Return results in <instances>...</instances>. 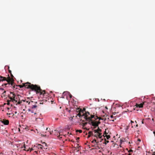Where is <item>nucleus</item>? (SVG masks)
<instances>
[{"label":"nucleus","mask_w":155,"mask_h":155,"mask_svg":"<svg viewBox=\"0 0 155 155\" xmlns=\"http://www.w3.org/2000/svg\"><path fill=\"white\" fill-rule=\"evenodd\" d=\"M94 134H93V135L94 137H97V135H98V133H94Z\"/></svg>","instance_id":"nucleus-18"},{"label":"nucleus","mask_w":155,"mask_h":155,"mask_svg":"<svg viewBox=\"0 0 155 155\" xmlns=\"http://www.w3.org/2000/svg\"><path fill=\"white\" fill-rule=\"evenodd\" d=\"M40 104H43V103H40Z\"/></svg>","instance_id":"nucleus-50"},{"label":"nucleus","mask_w":155,"mask_h":155,"mask_svg":"<svg viewBox=\"0 0 155 155\" xmlns=\"http://www.w3.org/2000/svg\"><path fill=\"white\" fill-rule=\"evenodd\" d=\"M101 129H100L98 127L97 129V130H94V133H99V132H101Z\"/></svg>","instance_id":"nucleus-11"},{"label":"nucleus","mask_w":155,"mask_h":155,"mask_svg":"<svg viewBox=\"0 0 155 155\" xmlns=\"http://www.w3.org/2000/svg\"><path fill=\"white\" fill-rule=\"evenodd\" d=\"M29 150H30V151H31V150H33V149H32V148H29V149L27 150L28 151H29Z\"/></svg>","instance_id":"nucleus-26"},{"label":"nucleus","mask_w":155,"mask_h":155,"mask_svg":"<svg viewBox=\"0 0 155 155\" xmlns=\"http://www.w3.org/2000/svg\"><path fill=\"white\" fill-rule=\"evenodd\" d=\"M77 112H78V114H77L78 116L79 117L84 116V118L85 115V114L87 112L85 111V108H83V110L80 108H78L77 109Z\"/></svg>","instance_id":"nucleus-4"},{"label":"nucleus","mask_w":155,"mask_h":155,"mask_svg":"<svg viewBox=\"0 0 155 155\" xmlns=\"http://www.w3.org/2000/svg\"><path fill=\"white\" fill-rule=\"evenodd\" d=\"M98 133V134H99V135H100V136H102L101 135H102V133H100V132H99V133Z\"/></svg>","instance_id":"nucleus-28"},{"label":"nucleus","mask_w":155,"mask_h":155,"mask_svg":"<svg viewBox=\"0 0 155 155\" xmlns=\"http://www.w3.org/2000/svg\"><path fill=\"white\" fill-rule=\"evenodd\" d=\"M19 86L20 87V88H22V87H24V85L22 84V85H20Z\"/></svg>","instance_id":"nucleus-23"},{"label":"nucleus","mask_w":155,"mask_h":155,"mask_svg":"<svg viewBox=\"0 0 155 155\" xmlns=\"http://www.w3.org/2000/svg\"><path fill=\"white\" fill-rule=\"evenodd\" d=\"M65 93H66V92H64L63 94H64Z\"/></svg>","instance_id":"nucleus-49"},{"label":"nucleus","mask_w":155,"mask_h":155,"mask_svg":"<svg viewBox=\"0 0 155 155\" xmlns=\"http://www.w3.org/2000/svg\"><path fill=\"white\" fill-rule=\"evenodd\" d=\"M76 132H79V133H82V130H76Z\"/></svg>","instance_id":"nucleus-17"},{"label":"nucleus","mask_w":155,"mask_h":155,"mask_svg":"<svg viewBox=\"0 0 155 155\" xmlns=\"http://www.w3.org/2000/svg\"><path fill=\"white\" fill-rule=\"evenodd\" d=\"M152 120L153 121H154V119L153 118H152Z\"/></svg>","instance_id":"nucleus-46"},{"label":"nucleus","mask_w":155,"mask_h":155,"mask_svg":"<svg viewBox=\"0 0 155 155\" xmlns=\"http://www.w3.org/2000/svg\"><path fill=\"white\" fill-rule=\"evenodd\" d=\"M143 103H141L140 104H136L135 106H136V107H138L139 108H141L143 107Z\"/></svg>","instance_id":"nucleus-10"},{"label":"nucleus","mask_w":155,"mask_h":155,"mask_svg":"<svg viewBox=\"0 0 155 155\" xmlns=\"http://www.w3.org/2000/svg\"><path fill=\"white\" fill-rule=\"evenodd\" d=\"M97 123L98 124V126L99 124L100 123V122L99 121L97 122Z\"/></svg>","instance_id":"nucleus-34"},{"label":"nucleus","mask_w":155,"mask_h":155,"mask_svg":"<svg viewBox=\"0 0 155 155\" xmlns=\"http://www.w3.org/2000/svg\"><path fill=\"white\" fill-rule=\"evenodd\" d=\"M34 103H35V102L32 101H30L28 103L29 104H31L32 105L31 107L32 109L36 108L37 107V105L36 104L33 105Z\"/></svg>","instance_id":"nucleus-7"},{"label":"nucleus","mask_w":155,"mask_h":155,"mask_svg":"<svg viewBox=\"0 0 155 155\" xmlns=\"http://www.w3.org/2000/svg\"><path fill=\"white\" fill-rule=\"evenodd\" d=\"M106 130H105V132H104V134H105L106 135H107V134H107V133H106Z\"/></svg>","instance_id":"nucleus-32"},{"label":"nucleus","mask_w":155,"mask_h":155,"mask_svg":"<svg viewBox=\"0 0 155 155\" xmlns=\"http://www.w3.org/2000/svg\"><path fill=\"white\" fill-rule=\"evenodd\" d=\"M112 120V121H114V120Z\"/></svg>","instance_id":"nucleus-44"},{"label":"nucleus","mask_w":155,"mask_h":155,"mask_svg":"<svg viewBox=\"0 0 155 155\" xmlns=\"http://www.w3.org/2000/svg\"><path fill=\"white\" fill-rule=\"evenodd\" d=\"M106 108L107 109V108L106 107Z\"/></svg>","instance_id":"nucleus-55"},{"label":"nucleus","mask_w":155,"mask_h":155,"mask_svg":"<svg viewBox=\"0 0 155 155\" xmlns=\"http://www.w3.org/2000/svg\"><path fill=\"white\" fill-rule=\"evenodd\" d=\"M37 147L38 148H40L42 149V147H43V145H41V144H38Z\"/></svg>","instance_id":"nucleus-16"},{"label":"nucleus","mask_w":155,"mask_h":155,"mask_svg":"<svg viewBox=\"0 0 155 155\" xmlns=\"http://www.w3.org/2000/svg\"><path fill=\"white\" fill-rule=\"evenodd\" d=\"M6 93V91H4L2 93V94H4Z\"/></svg>","instance_id":"nucleus-30"},{"label":"nucleus","mask_w":155,"mask_h":155,"mask_svg":"<svg viewBox=\"0 0 155 155\" xmlns=\"http://www.w3.org/2000/svg\"><path fill=\"white\" fill-rule=\"evenodd\" d=\"M22 84L24 85V87L26 88H29L32 91H35L36 94H39L40 95H42L43 97L45 96V95H47V94H48L45 90H42L40 87L38 85L31 84L29 82L23 83Z\"/></svg>","instance_id":"nucleus-1"},{"label":"nucleus","mask_w":155,"mask_h":155,"mask_svg":"<svg viewBox=\"0 0 155 155\" xmlns=\"http://www.w3.org/2000/svg\"><path fill=\"white\" fill-rule=\"evenodd\" d=\"M138 126V124H137L136 126V127H137Z\"/></svg>","instance_id":"nucleus-48"},{"label":"nucleus","mask_w":155,"mask_h":155,"mask_svg":"<svg viewBox=\"0 0 155 155\" xmlns=\"http://www.w3.org/2000/svg\"><path fill=\"white\" fill-rule=\"evenodd\" d=\"M133 150H131V149H130V150L129 151H128V152L129 153H130V152H133Z\"/></svg>","instance_id":"nucleus-27"},{"label":"nucleus","mask_w":155,"mask_h":155,"mask_svg":"<svg viewBox=\"0 0 155 155\" xmlns=\"http://www.w3.org/2000/svg\"><path fill=\"white\" fill-rule=\"evenodd\" d=\"M11 101H11V99H10V100H8L7 101V104H8V105H9V104H10V103H9Z\"/></svg>","instance_id":"nucleus-21"},{"label":"nucleus","mask_w":155,"mask_h":155,"mask_svg":"<svg viewBox=\"0 0 155 155\" xmlns=\"http://www.w3.org/2000/svg\"><path fill=\"white\" fill-rule=\"evenodd\" d=\"M2 122L5 125H7L9 124V122L8 120L3 119L2 121Z\"/></svg>","instance_id":"nucleus-8"},{"label":"nucleus","mask_w":155,"mask_h":155,"mask_svg":"<svg viewBox=\"0 0 155 155\" xmlns=\"http://www.w3.org/2000/svg\"><path fill=\"white\" fill-rule=\"evenodd\" d=\"M49 133H50V134H51V131H49Z\"/></svg>","instance_id":"nucleus-43"},{"label":"nucleus","mask_w":155,"mask_h":155,"mask_svg":"<svg viewBox=\"0 0 155 155\" xmlns=\"http://www.w3.org/2000/svg\"><path fill=\"white\" fill-rule=\"evenodd\" d=\"M26 102H28V101H26Z\"/></svg>","instance_id":"nucleus-54"},{"label":"nucleus","mask_w":155,"mask_h":155,"mask_svg":"<svg viewBox=\"0 0 155 155\" xmlns=\"http://www.w3.org/2000/svg\"><path fill=\"white\" fill-rule=\"evenodd\" d=\"M93 118H94L95 120L98 118L99 120L101 119V118H98L97 116H96L95 117L94 115H90L89 112L86 113L84 117V119L86 121H88V123L90 124H92L93 126L94 127V128H96L98 127V124L97 123V121H93L92 119Z\"/></svg>","instance_id":"nucleus-2"},{"label":"nucleus","mask_w":155,"mask_h":155,"mask_svg":"<svg viewBox=\"0 0 155 155\" xmlns=\"http://www.w3.org/2000/svg\"><path fill=\"white\" fill-rule=\"evenodd\" d=\"M6 81L7 83L3 84L2 85V86H5L6 87H8L10 84H11L12 86L14 85V80L12 78H11L10 77H9L6 78L5 77L0 76V82L1 81Z\"/></svg>","instance_id":"nucleus-3"},{"label":"nucleus","mask_w":155,"mask_h":155,"mask_svg":"<svg viewBox=\"0 0 155 155\" xmlns=\"http://www.w3.org/2000/svg\"><path fill=\"white\" fill-rule=\"evenodd\" d=\"M15 114H16V113H17V112H16H16H15Z\"/></svg>","instance_id":"nucleus-52"},{"label":"nucleus","mask_w":155,"mask_h":155,"mask_svg":"<svg viewBox=\"0 0 155 155\" xmlns=\"http://www.w3.org/2000/svg\"><path fill=\"white\" fill-rule=\"evenodd\" d=\"M41 135L42 136H47V134H41Z\"/></svg>","instance_id":"nucleus-24"},{"label":"nucleus","mask_w":155,"mask_h":155,"mask_svg":"<svg viewBox=\"0 0 155 155\" xmlns=\"http://www.w3.org/2000/svg\"><path fill=\"white\" fill-rule=\"evenodd\" d=\"M11 94H13V96L12 97H10V98L11 100L14 103H17L16 104H20L22 102V101H25V100H22L21 101H19L18 102H17L18 100V99L17 97H15V94L12 92H11Z\"/></svg>","instance_id":"nucleus-5"},{"label":"nucleus","mask_w":155,"mask_h":155,"mask_svg":"<svg viewBox=\"0 0 155 155\" xmlns=\"http://www.w3.org/2000/svg\"><path fill=\"white\" fill-rule=\"evenodd\" d=\"M126 141V139L124 138H123L120 141L121 142H124Z\"/></svg>","instance_id":"nucleus-19"},{"label":"nucleus","mask_w":155,"mask_h":155,"mask_svg":"<svg viewBox=\"0 0 155 155\" xmlns=\"http://www.w3.org/2000/svg\"><path fill=\"white\" fill-rule=\"evenodd\" d=\"M138 141H141V140L140 139H138Z\"/></svg>","instance_id":"nucleus-39"},{"label":"nucleus","mask_w":155,"mask_h":155,"mask_svg":"<svg viewBox=\"0 0 155 155\" xmlns=\"http://www.w3.org/2000/svg\"><path fill=\"white\" fill-rule=\"evenodd\" d=\"M104 134L103 135V136H104V137H106V138L107 139H109V138H110V136L109 135H106L105 136L104 135Z\"/></svg>","instance_id":"nucleus-15"},{"label":"nucleus","mask_w":155,"mask_h":155,"mask_svg":"<svg viewBox=\"0 0 155 155\" xmlns=\"http://www.w3.org/2000/svg\"><path fill=\"white\" fill-rule=\"evenodd\" d=\"M87 122H85L84 123H81L80 124L83 126V128L84 129H86V130H88L89 129H87L86 127H84L87 124Z\"/></svg>","instance_id":"nucleus-9"},{"label":"nucleus","mask_w":155,"mask_h":155,"mask_svg":"<svg viewBox=\"0 0 155 155\" xmlns=\"http://www.w3.org/2000/svg\"><path fill=\"white\" fill-rule=\"evenodd\" d=\"M151 111H154V110H155V108H154V107H153H153H152V108H151Z\"/></svg>","instance_id":"nucleus-22"},{"label":"nucleus","mask_w":155,"mask_h":155,"mask_svg":"<svg viewBox=\"0 0 155 155\" xmlns=\"http://www.w3.org/2000/svg\"><path fill=\"white\" fill-rule=\"evenodd\" d=\"M113 117V115H112L110 116V117L112 118Z\"/></svg>","instance_id":"nucleus-38"},{"label":"nucleus","mask_w":155,"mask_h":155,"mask_svg":"<svg viewBox=\"0 0 155 155\" xmlns=\"http://www.w3.org/2000/svg\"><path fill=\"white\" fill-rule=\"evenodd\" d=\"M36 114V113H34V114Z\"/></svg>","instance_id":"nucleus-53"},{"label":"nucleus","mask_w":155,"mask_h":155,"mask_svg":"<svg viewBox=\"0 0 155 155\" xmlns=\"http://www.w3.org/2000/svg\"><path fill=\"white\" fill-rule=\"evenodd\" d=\"M153 134H154V136H155V131H153Z\"/></svg>","instance_id":"nucleus-41"},{"label":"nucleus","mask_w":155,"mask_h":155,"mask_svg":"<svg viewBox=\"0 0 155 155\" xmlns=\"http://www.w3.org/2000/svg\"><path fill=\"white\" fill-rule=\"evenodd\" d=\"M104 140L105 141V143H104L105 144H107V143H108L109 142L108 140H106L105 139Z\"/></svg>","instance_id":"nucleus-20"},{"label":"nucleus","mask_w":155,"mask_h":155,"mask_svg":"<svg viewBox=\"0 0 155 155\" xmlns=\"http://www.w3.org/2000/svg\"><path fill=\"white\" fill-rule=\"evenodd\" d=\"M43 144L44 145H45V146H46V145H47V144L45 143V142H44L43 143Z\"/></svg>","instance_id":"nucleus-29"},{"label":"nucleus","mask_w":155,"mask_h":155,"mask_svg":"<svg viewBox=\"0 0 155 155\" xmlns=\"http://www.w3.org/2000/svg\"><path fill=\"white\" fill-rule=\"evenodd\" d=\"M70 111H71V110H68V112H70Z\"/></svg>","instance_id":"nucleus-47"},{"label":"nucleus","mask_w":155,"mask_h":155,"mask_svg":"<svg viewBox=\"0 0 155 155\" xmlns=\"http://www.w3.org/2000/svg\"><path fill=\"white\" fill-rule=\"evenodd\" d=\"M89 135L88 136V137H90L91 136L93 135V134L92 131H90L88 133Z\"/></svg>","instance_id":"nucleus-12"},{"label":"nucleus","mask_w":155,"mask_h":155,"mask_svg":"<svg viewBox=\"0 0 155 155\" xmlns=\"http://www.w3.org/2000/svg\"><path fill=\"white\" fill-rule=\"evenodd\" d=\"M94 142H95L96 143V145H97L98 143H99V142L98 141H97V140L94 139L93 140V141L91 142L92 143H93Z\"/></svg>","instance_id":"nucleus-13"},{"label":"nucleus","mask_w":155,"mask_h":155,"mask_svg":"<svg viewBox=\"0 0 155 155\" xmlns=\"http://www.w3.org/2000/svg\"><path fill=\"white\" fill-rule=\"evenodd\" d=\"M143 105L147 107L148 109H149L151 105L153 106L154 105V103L152 102H143Z\"/></svg>","instance_id":"nucleus-6"},{"label":"nucleus","mask_w":155,"mask_h":155,"mask_svg":"<svg viewBox=\"0 0 155 155\" xmlns=\"http://www.w3.org/2000/svg\"><path fill=\"white\" fill-rule=\"evenodd\" d=\"M143 120H143H143H142V124H144V122H143Z\"/></svg>","instance_id":"nucleus-36"},{"label":"nucleus","mask_w":155,"mask_h":155,"mask_svg":"<svg viewBox=\"0 0 155 155\" xmlns=\"http://www.w3.org/2000/svg\"><path fill=\"white\" fill-rule=\"evenodd\" d=\"M128 155H131V154L130 153H129L128 154Z\"/></svg>","instance_id":"nucleus-42"},{"label":"nucleus","mask_w":155,"mask_h":155,"mask_svg":"<svg viewBox=\"0 0 155 155\" xmlns=\"http://www.w3.org/2000/svg\"><path fill=\"white\" fill-rule=\"evenodd\" d=\"M48 128H46V130H48Z\"/></svg>","instance_id":"nucleus-51"},{"label":"nucleus","mask_w":155,"mask_h":155,"mask_svg":"<svg viewBox=\"0 0 155 155\" xmlns=\"http://www.w3.org/2000/svg\"><path fill=\"white\" fill-rule=\"evenodd\" d=\"M129 126H128L127 127V128H126V130H128L129 128Z\"/></svg>","instance_id":"nucleus-31"},{"label":"nucleus","mask_w":155,"mask_h":155,"mask_svg":"<svg viewBox=\"0 0 155 155\" xmlns=\"http://www.w3.org/2000/svg\"><path fill=\"white\" fill-rule=\"evenodd\" d=\"M31 113H34V112H33V111H32V110H31Z\"/></svg>","instance_id":"nucleus-45"},{"label":"nucleus","mask_w":155,"mask_h":155,"mask_svg":"<svg viewBox=\"0 0 155 155\" xmlns=\"http://www.w3.org/2000/svg\"><path fill=\"white\" fill-rule=\"evenodd\" d=\"M97 147L98 148V149H100V147H99V146H97Z\"/></svg>","instance_id":"nucleus-37"},{"label":"nucleus","mask_w":155,"mask_h":155,"mask_svg":"<svg viewBox=\"0 0 155 155\" xmlns=\"http://www.w3.org/2000/svg\"><path fill=\"white\" fill-rule=\"evenodd\" d=\"M98 137L99 138H101L102 137V136H100V135H99V134H98L97 135V137Z\"/></svg>","instance_id":"nucleus-25"},{"label":"nucleus","mask_w":155,"mask_h":155,"mask_svg":"<svg viewBox=\"0 0 155 155\" xmlns=\"http://www.w3.org/2000/svg\"><path fill=\"white\" fill-rule=\"evenodd\" d=\"M131 124H132V123H134V122L133 121H131Z\"/></svg>","instance_id":"nucleus-40"},{"label":"nucleus","mask_w":155,"mask_h":155,"mask_svg":"<svg viewBox=\"0 0 155 155\" xmlns=\"http://www.w3.org/2000/svg\"><path fill=\"white\" fill-rule=\"evenodd\" d=\"M28 111H30V112H31V110L30 109H28Z\"/></svg>","instance_id":"nucleus-35"},{"label":"nucleus","mask_w":155,"mask_h":155,"mask_svg":"<svg viewBox=\"0 0 155 155\" xmlns=\"http://www.w3.org/2000/svg\"><path fill=\"white\" fill-rule=\"evenodd\" d=\"M0 90L2 91H3L4 89L3 88H0Z\"/></svg>","instance_id":"nucleus-33"},{"label":"nucleus","mask_w":155,"mask_h":155,"mask_svg":"<svg viewBox=\"0 0 155 155\" xmlns=\"http://www.w3.org/2000/svg\"><path fill=\"white\" fill-rule=\"evenodd\" d=\"M8 70L9 72L10 73L11 75V76L12 77H12H13V76L12 75V74L11 71L9 69V66H8Z\"/></svg>","instance_id":"nucleus-14"}]
</instances>
